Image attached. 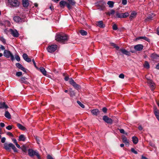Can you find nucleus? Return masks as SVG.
Returning a JSON list of instances; mask_svg holds the SVG:
<instances>
[{
  "instance_id": "72a5a7b5",
  "label": "nucleus",
  "mask_w": 159,
  "mask_h": 159,
  "mask_svg": "<svg viewBox=\"0 0 159 159\" xmlns=\"http://www.w3.org/2000/svg\"><path fill=\"white\" fill-rule=\"evenodd\" d=\"M129 13L126 12L124 13H122V18H126L129 16Z\"/></svg>"
},
{
  "instance_id": "c9c22d12",
  "label": "nucleus",
  "mask_w": 159,
  "mask_h": 159,
  "mask_svg": "<svg viewBox=\"0 0 159 159\" xmlns=\"http://www.w3.org/2000/svg\"><path fill=\"white\" fill-rule=\"evenodd\" d=\"M144 66L145 68H149L150 67L149 63L147 61H145L144 64Z\"/></svg>"
},
{
  "instance_id": "b1692460",
  "label": "nucleus",
  "mask_w": 159,
  "mask_h": 159,
  "mask_svg": "<svg viewBox=\"0 0 159 159\" xmlns=\"http://www.w3.org/2000/svg\"><path fill=\"white\" fill-rule=\"evenodd\" d=\"M137 13L136 12L134 11H133L131 14L129 16V19L130 20L132 19L133 18L135 17L136 16Z\"/></svg>"
},
{
  "instance_id": "c756f323",
  "label": "nucleus",
  "mask_w": 159,
  "mask_h": 159,
  "mask_svg": "<svg viewBox=\"0 0 159 159\" xmlns=\"http://www.w3.org/2000/svg\"><path fill=\"white\" fill-rule=\"evenodd\" d=\"M132 141L134 144H136L138 142V138L136 137H132Z\"/></svg>"
},
{
  "instance_id": "cd10ccee",
  "label": "nucleus",
  "mask_w": 159,
  "mask_h": 159,
  "mask_svg": "<svg viewBox=\"0 0 159 159\" xmlns=\"http://www.w3.org/2000/svg\"><path fill=\"white\" fill-rule=\"evenodd\" d=\"M5 116L8 119L11 118V116L9 112L8 111H6L5 114Z\"/></svg>"
},
{
  "instance_id": "680f3d73",
  "label": "nucleus",
  "mask_w": 159,
  "mask_h": 159,
  "mask_svg": "<svg viewBox=\"0 0 159 159\" xmlns=\"http://www.w3.org/2000/svg\"><path fill=\"white\" fill-rule=\"evenodd\" d=\"M0 125L2 127H3L5 126V124L4 123H0Z\"/></svg>"
},
{
  "instance_id": "c03bdc74",
  "label": "nucleus",
  "mask_w": 159,
  "mask_h": 159,
  "mask_svg": "<svg viewBox=\"0 0 159 159\" xmlns=\"http://www.w3.org/2000/svg\"><path fill=\"white\" fill-rule=\"evenodd\" d=\"M12 126H12V125H8L6 127V129H8V130H10L12 129Z\"/></svg>"
},
{
  "instance_id": "58836bf2",
  "label": "nucleus",
  "mask_w": 159,
  "mask_h": 159,
  "mask_svg": "<svg viewBox=\"0 0 159 159\" xmlns=\"http://www.w3.org/2000/svg\"><path fill=\"white\" fill-rule=\"evenodd\" d=\"M77 103L79 104L80 106L83 108H84V106L83 104H82L80 101H77Z\"/></svg>"
},
{
  "instance_id": "ea45409f",
  "label": "nucleus",
  "mask_w": 159,
  "mask_h": 159,
  "mask_svg": "<svg viewBox=\"0 0 159 159\" xmlns=\"http://www.w3.org/2000/svg\"><path fill=\"white\" fill-rule=\"evenodd\" d=\"M23 57V59L25 60V59H26L27 58H28V56L26 53H24L22 55Z\"/></svg>"
},
{
  "instance_id": "393cba45",
  "label": "nucleus",
  "mask_w": 159,
  "mask_h": 159,
  "mask_svg": "<svg viewBox=\"0 0 159 159\" xmlns=\"http://www.w3.org/2000/svg\"><path fill=\"white\" fill-rule=\"evenodd\" d=\"M7 106L5 104V102H0V108H5L7 109Z\"/></svg>"
},
{
  "instance_id": "a18cd8bd",
  "label": "nucleus",
  "mask_w": 159,
  "mask_h": 159,
  "mask_svg": "<svg viewBox=\"0 0 159 159\" xmlns=\"http://www.w3.org/2000/svg\"><path fill=\"white\" fill-rule=\"evenodd\" d=\"M131 151L132 152H133L135 154H137L138 153L137 151H135L134 148H131Z\"/></svg>"
},
{
  "instance_id": "4468645a",
  "label": "nucleus",
  "mask_w": 159,
  "mask_h": 159,
  "mask_svg": "<svg viewBox=\"0 0 159 159\" xmlns=\"http://www.w3.org/2000/svg\"><path fill=\"white\" fill-rule=\"evenodd\" d=\"M147 83L150 85L151 90L152 91L155 89V84L152 80H148Z\"/></svg>"
},
{
  "instance_id": "39448f33",
  "label": "nucleus",
  "mask_w": 159,
  "mask_h": 159,
  "mask_svg": "<svg viewBox=\"0 0 159 159\" xmlns=\"http://www.w3.org/2000/svg\"><path fill=\"white\" fill-rule=\"evenodd\" d=\"M4 56L7 58H11L12 61H13L14 59V57L12 53L9 51L5 50L3 53Z\"/></svg>"
},
{
  "instance_id": "3c124183",
  "label": "nucleus",
  "mask_w": 159,
  "mask_h": 159,
  "mask_svg": "<svg viewBox=\"0 0 159 159\" xmlns=\"http://www.w3.org/2000/svg\"><path fill=\"white\" fill-rule=\"evenodd\" d=\"M120 132L123 134H125V131L123 129H119Z\"/></svg>"
},
{
  "instance_id": "412c9836",
  "label": "nucleus",
  "mask_w": 159,
  "mask_h": 159,
  "mask_svg": "<svg viewBox=\"0 0 159 159\" xmlns=\"http://www.w3.org/2000/svg\"><path fill=\"white\" fill-rule=\"evenodd\" d=\"M122 141L126 145H127V144L128 145H129V141L125 136H122Z\"/></svg>"
},
{
  "instance_id": "473e14b6",
  "label": "nucleus",
  "mask_w": 159,
  "mask_h": 159,
  "mask_svg": "<svg viewBox=\"0 0 159 159\" xmlns=\"http://www.w3.org/2000/svg\"><path fill=\"white\" fill-rule=\"evenodd\" d=\"M69 91H70V96H73L75 95V93L72 90V89L70 88L69 89Z\"/></svg>"
},
{
  "instance_id": "9b49d317",
  "label": "nucleus",
  "mask_w": 159,
  "mask_h": 159,
  "mask_svg": "<svg viewBox=\"0 0 159 159\" xmlns=\"http://www.w3.org/2000/svg\"><path fill=\"white\" fill-rule=\"evenodd\" d=\"M69 82L70 84L72 85L75 89H79V85L77 84L72 79H71Z\"/></svg>"
},
{
  "instance_id": "8fccbe9b",
  "label": "nucleus",
  "mask_w": 159,
  "mask_h": 159,
  "mask_svg": "<svg viewBox=\"0 0 159 159\" xmlns=\"http://www.w3.org/2000/svg\"><path fill=\"white\" fill-rule=\"evenodd\" d=\"M32 61V62H33V64H34V66H35V67L37 69H39V68H38V67H37V66H36V63H35V61H34V59H33Z\"/></svg>"
},
{
  "instance_id": "de8ad7c7",
  "label": "nucleus",
  "mask_w": 159,
  "mask_h": 159,
  "mask_svg": "<svg viewBox=\"0 0 159 159\" xmlns=\"http://www.w3.org/2000/svg\"><path fill=\"white\" fill-rule=\"evenodd\" d=\"M124 75L123 74H121L119 75V77L121 79L124 78Z\"/></svg>"
},
{
  "instance_id": "603ef678",
  "label": "nucleus",
  "mask_w": 159,
  "mask_h": 159,
  "mask_svg": "<svg viewBox=\"0 0 159 159\" xmlns=\"http://www.w3.org/2000/svg\"><path fill=\"white\" fill-rule=\"evenodd\" d=\"M6 140V138L5 137H3L1 139V142L2 143H5Z\"/></svg>"
},
{
  "instance_id": "f257e3e1",
  "label": "nucleus",
  "mask_w": 159,
  "mask_h": 159,
  "mask_svg": "<svg viewBox=\"0 0 159 159\" xmlns=\"http://www.w3.org/2000/svg\"><path fill=\"white\" fill-rule=\"evenodd\" d=\"M68 36L64 34H57L55 37V39L57 41L62 43H65L68 40Z\"/></svg>"
},
{
  "instance_id": "864d4df0",
  "label": "nucleus",
  "mask_w": 159,
  "mask_h": 159,
  "mask_svg": "<svg viewBox=\"0 0 159 159\" xmlns=\"http://www.w3.org/2000/svg\"><path fill=\"white\" fill-rule=\"evenodd\" d=\"M25 60L28 62H30L31 61V59L29 57L27 58L26 59H25Z\"/></svg>"
},
{
  "instance_id": "20e7f679",
  "label": "nucleus",
  "mask_w": 159,
  "mask_h": 159,
  "mask_svg": "<svg viewBox=\"0 0 159 159\" xmlns=\"http://www.w3.org/2000/svg\"><path fill=\"white\" fill-rule=\"evenodd\" d=\"M7 1L12 7H16L19 6L20 2L18 0H7Z\"/></svg>"
},
{
  "instance_id": "4d7b16f0",
  "label": "nucleus",
  "mask_w": 159,
  "mask_h": 159,
  "mask_svg": "<svg viewBox=\"0 0 159 159\" xmlns=\"http://www.w3.org/2000/svg\"><path fill=\"white\" fill-rule=\"evenodd\" d=\"M7 134L8 135H10L11 136L13 137V134L10 132H8L7 133Z\"/></svg>"
},
{
  "instance_id": "052dcab7",
  "label": "nucleus",
  "mask_w": 159,
  "mask_h": 159,
  "mask_svg": "<svg viewBox=\"0 0 159 159\" xmlns=\"http://www.w3.org/2000/svg\"><path fill=\"white\" fill-rule=\"evenodd\" d=\"M0 47V49H1L2 50H4L5 49L4 47L2 45H1Z\"/></svg>"
},
{
  "instance_id": "7c9ffc66",
  "label": "nucleus",
  "mask_w": 159,
  "mask_h": 159,
  "mask_svg": "<svg viewBox=\"0 0 159 159\" xmlns=\"http://www.w3.org/2000/svg\"><path fill=\"white\" fill-rule=\"evenodd\" d=\"M138 39H143L146 41H147L148 42H149L150 41V39L146 37L145 36H141L140 37L138 38Z\"/></svg>"
},
{
  "instance_id": "f8f14e48",
  "label": "nucleus",
  "mask_w": 159,
  "mask_h": 159,
  "mask_svg": "<svg viewBox=\"0 0 159 159\" xmlns=\"http://www.w3.org/2000/svg\"><path fill=\"white\" fill-rule=\"evenodd\" d=\"M103 120L106 123L109 124H112V120L111 118H109L107 116H103Z\"/></svg>"
},
{
  "instance_id": "1a4fd4ad",
  "label": "nucleus",
  "mask_w": 159,
  "mask_h": 159,
  "mask_svg": "<svg viewBox=\"0 0 159 159\" xmlns=\"http://www.w3.org/2000/svg\"><path fill=\"white\" fill-rule=\"evenodd\" d=\"M1 25L3 26L4 27H9L11 25V23L9 21L5 20L3 22L0 21Z\"/></svg>"
},
{
  "instance_id": "c85d7f7f",
  "label": "nucleus",
  "mask_w": 159,
  "mask_h": 159,
  "mask_svg": "<svg viewBox=\"0 0 159 159\" xmlns=\"http://www.w3.org/2000/svg\"><path fill=\"white\" fill-rule=\"evenodd\" d=\"M17 126L19 129L22 130H25L26 129L25 127L19 123L17 124Z\"/></svg>"
},
{
  "instance_id": "0e129e2a",
  "label": "nucleus",
  "mask_w": 159,
  "mask_h": 159,
  "mask_svg": "<svg viewBox=\"0 0 159 159\" xmlns=\"http://www.w3.org/2000/svg\"><path fill=\"white\" fill-rule=\"evenodd\" d=\"M69 78L68 76H66L65 77V80L66 81H67L68 80H69Z\"/></svg>"
},
{
  "instance_id": "e2e57ef3",
  "label": "nucleus",
  "mask_w": 159,
  "mask_h": 159,
  "mask_svg": "<svg viewBox=\"0 0 159 159\" xmlns=\"http://www.w3.org/2000/svg\"><path fill=\"white\" fill-rule=\"evenodd\" d=\"M15 144L16 146L18 148H20V146L18 144V143H15Z\"/></svg>"
},
{
  "instance_id": "5fc2aeb1",
  "label": "nucleus",
  "mask_w": 159,
  "mask_h": 159,
  "mask_svg": "<svg viewBox=\"0 0 159 159\" xmlns=\"http://www.w3.org/2000/svg\"><path fill=\"white\" fill-rule=\"evenodd\" d=\"M102 111L104 113H106L107 111V109L105 107H103L102 109Z\"/></svg>"
},
{
  "instance_id": "423d86ee",
  "label": "nucleus",
  "mask_w": 159,
  "mask_h": 159,
  "mask_svg": "<svg viewBox=\"0 0 159 159\" xmlns=\"http://www.w3.org/2000/svg\"><path fill=\"white\" fill-rule=\"evenodd\" d=\"M59 6L61 8H64L65 6L66 5L67 8L70 10L72 8V7L70 5L69 3H68L66 2L65 1L62 0L59 3Z\"/></svg>"
},
{
  "instance_id": "4c0bfd02",
  "label": "nucleus",
  "mask_w": 159,
  "mask_h": 159,
  "mask_svg": "<svg viewBox=\"0 0 159 159\" xmlns=\"http://www.w3.org/2000/svg\"><path fill=\"white\" fill-rule=\"evenodd\" d=\"M0 40L4 44L6 43V40L3 37H0Z\"/></svg>"
},
{
  "instance_id": "a19ab883",
  "label": "nucleus",
  "mask_w": 159,
  "mask_h": 159,
  "mask_svg": "<svg viewBox=\"0 0 159 159\" xmlns=\"http://www.w3.org/2000/svg\"><path fill=\"white\" fill-rule=\"evenodd\" d=\"M15 57L16 60L18 61H19L20 60V58L18 55H15Z\"/></svg>"
},
{
  "instance_id": "a878e982",
  "label": "nucleus",
  "mask_w": 159,
  "mask_h": 159,
  "mask_svg": "<svg viewBox=\"0 0 159 159\" xmlns=\"http://www.w3.org/2000/svg\"><path fill=\"white\" fill-rule=\"evenodd\" d=\"M114 2L113 1H109L107 2V4L108 5L109 7L110 8H112L114 7Z\"/></svg>"
},
{
  "instance_id": "2eb2a0df",
  "label": "nucleus",
  "mask_w": 159,
  "mask_h": 159,
  "mask_svg": "<svg viewBox=\"0 0 159 159\" xmlns=\"http://www.w3.org/2000/svg\"><path fill=\"white\" fill-rule=\"evenodd\" d=\"M16 66L18 68L21 69L24 72H26V69L23 67L19 63H17L16 64Z\"/></svg>"
},
{
  "instance_id": "ddd939ff",
  "label": "nucleus",
  "mask_w": 159,
  "mask_h": 159,
  "mask_svg": "<svg viewBox=\"0 0 159 159\" xmlns=\"http://www.w3.org/2000/svg\"><path fill=\"white\" fill-rule=\"evenodd\" d=\"M143 46L142 44H139L135 45L134 48L136 51H141L143 49Z\"/></svg>"
},
{
  "instance_id": "f03ea898",
  "label": "nucleus",
  "mask_w": 159,
  "mask_h": 159,
  "mask_svg": "<svg viewBox=\"0 0 159 159\" xmlns=\"http://www.w3.org/2000/svg\"><path fill=\"white\" fill-rule=\"evenodd\" d=\"M11 148H12L15 152H17L16 148L12 143H11L8 144L7 143H5L4 144V148L7 151H10Z\"/></svg>"
},
{
  "instance_id": "aec40b11",
  "label": "nucleus",
  "mask_w": 159,
  "mask_h": 159,
  "mask_svg": "<svg viewBox=\"0 0 159 159\" xmlns=\"http://www.w3.org/2000/svg\"><path fill=\"white\" fill-rule=\"evenodd\" d=\"M26 139V138L24 135L21 134L19 136L18 140L20 141H24Z\"/></svg>"
},
{
  "instance_id": "09e8293b",
  "label": "nucleus",
  "mask_w": 159,
  "mask_h": 159,
  "mask_svg": "<svg viewBox=\"0 0 159 159\" xmlns=\"http://www.w3.org/2000/svg\"><path fill=\"white\" fill-rule=\"evenodd\" d=\"M127 0H122V4L124 5H125L127 4Z\"/></svg>"
},
{
  "instance_id": "774afa93",
  "label": "nucleus",
  "mask_w": 159,
  "mask_h": 159,
  "mask_svg": "<svg viewBox=\"0 0 159 159\" xmlns=\"http://www.w3.org/2000/svg\"><path fill=\"white\" fill-rule=\"evenodd\" d=\"M156 68L157 69H159V63H158L156 66Z\"/></svg>"
},
{
  "instance_id": "7ed1b4c3",
  "label": "nucleus",
  "mask_w": 159,
  "mask_h": 159,
  "mask_svg": "<svg viewBox=\"0 0 159 159\" xmlns=\"http://www.w3.org/2000/svg\"><path fill=\"white\" fill-rule=\"evenodd\" d=\"M28 153L29 156L31 157H33L35 155L38 159H41L39 154L36 151H34L31 149H29L28 150Z\"/></svg>"
},
{
  "instance_id": "4be33fe9",
  "label": "nucleus",
  "mask_w": 159,
  "mask_h": 159,
  "mask_svg": "<svg viewBox=\"0 0 159 159\" xmlns=\"http://www.w3.org/2000/svg\"><path fill=\"white\" fill-rule=\"evenodd\" d=\"M39 70L40 72L43 74L44 75H46L47 72L45 69L43 67H41L39 68Z\"/></svg>"
},
{
  "instance_id": "0eeeda50",
  "label": "nucleus",
  "mask_w": 159,
  "mask_h": 159,
  "mask_svg": "<svg viewBox=\"0 0 159 159\" xmlns=\"http://www.w3.org/2000/svg\"><path fill=\"white\" fill-rule=\"evenodd\" d=\"M13 19L15 22L19 23H22L26 21L25 18H21L19 16H14Z\"/></svg>"
},
{
  "instance_id": "f3484780",
  "label": "nucleus",
  "mask_w": 159,
  "mask_h": 159,
  "mask_svg": "<svg viewBox=\"0 0 159 159\" xmlns=\"http://www.w3.org/2000/svg\"><path fill=\"white\" fill-rule=\"evenodd\" d=\"M96 24L98 26L101 28H104L105 27V25L103 24L102 20L97 22Z\"/></svg>"
},
{
  "instance_id": "338daca9",
  "label": "nucleus",
  "mask_w": 159,
  "mask_h": 159,
  "mask_svg": "<svg viewBox=\"0 0 159 159\" xmlns=\"http://www.w3.org/2000/svg\"><path fill=\"white\" fill-rule=\"evenodd\" d=\"M114 47L117 50H118L119 48V47L117 46L116 45V46H115Z\"/></svg>"
},
{
  "instance_id": "9d476101",
  "label": "nucleus",
  "mask_w": 159,
  "mask_h": 159,
  "mask_svg": "<svg viewBox=\"0 0 159 159\" xmlns=\"http://www.w3.org/2000/svg\"><path fill=\"white\" fill-rule=\"evenodd\" d=\"M10 32L11 33V34L14 37H17L19 36V34L17 30H13L11 29H10L9 30Z\"/></svg>"
},
{
  "instance_id": "6ab92c4d",
  "label": "nucleus",
  "mask_w": 159,
  "mask_h": 159,
  "mask_svg": "<svg viewBox=\"0 0 159 159\" xmlns=\"http://www.w3.org/2000/svg\"><path fill=\"white\" fill-rule=\"evenodd\" d=\"M22 2L24 7H28L29 4L28 0H22Z\"/></svg>"
},
{
  "instance_id": "dca6fc26",
  "label": "nucleus",
  "mask_w": 159,
  "mask_h": 159,
  "mask_svg": "<svg viewBox=\"0 0 159 159\" xmlns=\"http://www.w3.org/2000/svg\"><path fill=\"white\" fill-rule=\"evenodd\" d=\"M154 114L157 118L159 121V110L155 107H154Z\"/></svg>"
},
{
  "instance_id": "13d9d810",
  "label": "nucleus",
  "mask_w": 159,
  "mask_h": 159,
  "mask_svg": "<svg viewBox=\"0 0 159 159\" xmlns=\"http://www.w3.org/2000/svg\"><path fill=\"white\" fill-rule=\"evenodd\" d=\"M12 141L15 144L17 143L16 140L15 139H12Z\"/></svg>"
},
{
  "instance_id": "bb28decb",
  "label": "nucleus",
  "mask_w": 159,
  "mask_h": 159,
  "mask_svg": "<svg viewBox=\"0 0 159 159\" xmlns=\"http://www.w3.org/2000/svg\"><path fill=\"white\" fill-rule=\"evenodd\" d=\"M27 78L25 77H23L21 78L20 82L22 83H24L25 84H26L28 82L26 81V80Z\"/></svg>"
},
{
  "instance_id": "37998d69",
  "label": "nucleus",
  "mask_w": 159,
  "mask_h": 159,
  "mask_svg": "<svg viewBox=\"0 0 159 159\" xmlns=\"http://www.w3.org/2000/svg\"><path fill=\"white\" fill-rule=\"evenodd\" d=\"M22 75V72H20V71L17 72L16 73V75L18 77L21 76Z\"/></svg>"
},
{
  "instance_id": "6e6d98bb",
  "label": "nucleus",
  "mask_w": 159,
  "mask_h": 159,
  "mask_svg": "<svg viewBox=\"0 0 159 159\" xmlns=\"http://www.w3.org/2000/svg\"><path fill=\"white\" fill-rule=\"evenodd\" d=\"M47 159H53V158L52 157L49 155L47 156Z\"/></svg>"
},
{
  "instance_id": "6e6552de",
  "label": "nucleus",
  "mask_w": 159,
  "mask_h": 159,
  "mask_svg": "<svg viewBox=\"0 0 159 159\" xmlns=\"http://www.w3.org/2000/svg\"><path fill=\"white\" fill-rule=\"evenodd\" d=\"M57 48V45H52L48 46L47 50L48 52L52 53L54 52Z\"/></svg>"
},
{
  "instance_id": "2f4dec72",
  "label": "nucleus",
  "mask_w": 159,
  "mask_h": 159,
  "mask_svg": "<svg viewBox=\"0 0 159 159\" xmlns=\"http://www.w3.org/2000/svg\"><path fill=\"white\" fill-rule=\"evenodd\" d=\"M68 2V3H69L71 6V5H74L75 4V2L74 0H69Z\"/></svg>"
},
{
  "instance_id": "bf43d9fd",
  "label": "nucleus",
  "mask_w": 159,
  "mask_h": 159,
  "mask_svg": "<svg viewBox=\"0 0 159 159\" xmlns=\"http://www.w3.org/2000/svg\"><path fill=\"white\" fill-rule=\"evenodd\" d=\"M138 129L140 130H142L143 129L142 126L141 125H139L138 127Z\"/></svg>"
},
{
  "instance_id": "79ce46f5",
  "label": "nucleus",
  "mask_w": 159,
  "mask_h": 159,
  "mask_svg": "<svg viewBox=\"0 0 159 159\" xmlns=\"http://www.w3.org/2000/svg\"><path fill=\"white\" fill-rule=\"evenodd\" d=\"M112 29L114 30H116L117 29V27L116 24H114L112 26Z\"/></svg>"
},
{
  "instance_id": "e433bc0d",
  "label": "nucleus",
  "mask_w": 159,
  "mask_h": 159,
  "mask_svg": "<svg viewBox=\"0 0 159 159\" xmlns=\"http://www.w3.org/2000/svg\"><path fill=\"white\" fill-rule=\"evenodd\" d=\"M116 16L117 17L122 18V13L117 12L116 13Z\"/></svg>"
},
{
  "instance_id": "49530a36",
  "label": "nucleus",
  "mask_w": 159,
  "mask_h": 159,
  "mask_svg": "<svg viewBox=\"0 0 159 159\" xmlns=\"http://www.w3.org/2000/svg\"><path fill=\"white\" fill-rule=\"evenodd\" d=\"M115 12V10H111L110 11V12L108 13V14L110 15H112V14H114V13Z\"/></svg>"
},
{
  "instance_id": "5701e85b",
  "label": "nucleus",
  "mask_w": 159,
  "mask_h": 159,
  "mask_svg": "<svg viewBox=\"0 0 159 159\" xmlns=\"http://www.w3.org/2000/svg\"><path fill=\"white\" fill-rule=\"evenodd\" d=\"M99 112V110L97 109H93L91 111V113L94 115L97 116Z\"/></svg>"
},
{
  "instance_id": "69168bd1",
  "label": "nucleus",
  "mask_w": 159,
  "mask_h": 159,
  "mask_svg": "<svg viewBox=\"0 0 159 159\" xmlns=\"http://www.w3.org/2000/svg\"><path fill=\"white\" fill-rule=\"evenodd\" d=\"M52 0V1H53L54 2L57 3L60 1V0Z\"/></svg>"
},
{
  "instance_id": "f704fd0d",
  "label": "nucleus",
  "mask_w": 159,
  "mask_h": 159,
  "mask_svg": "<svg viewBox=\"0 0 159 159\" xmlns=\"http://www.w3.org/2000/svg\"><path fill=\"white\" fill-rule=\"evenodd\" d=\"M80 33L82 35H86L87 34V32L83 30H81L80 31Z\"/></svg>"
},
{
  "instance_id": "a211bd4d",
  "label": "nucleus",
  "mask_w": 159,
  "mask_h": 159,
  "mask_svg": "<svg viewBox=\"0 0 159 159\" xmlns=\"http://www.w3.org/2000/svg\"><path fill=\"white\" fill-rule=\"evenodd\" d=\"M120 51H121L122 53L126 55L130 56L131 55V53L129 52L128 51L125 49H120Z\"/></svg>"
}]
</instances>
